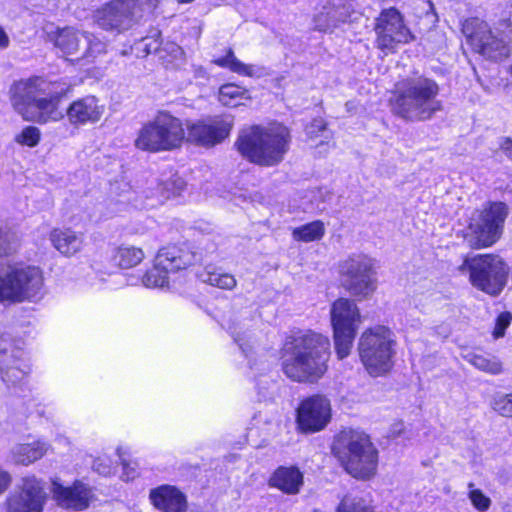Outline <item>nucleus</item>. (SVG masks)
I'll list each match as a JSON object with an SVG mask.
<instances>
[{"label": "nucleus", "mask_w": 512, "mask_h": 512, "mask_svg": "<svg viewBox=\"0 0 512 512\" xmlns=\"http://www.w3.org/2000/svg\"><path fill=\"white\" fill-rule=\"evenodd\" d=\"M47 450V445L40 441L17 444L11 450V458L16 464L28 466L41 459L47 453Z\"/></svg>", "instance_id": "nucleus-29"}, {"label": "nucleus", "mask_w": 512, "mask_h": 512, "mask_svg": "<svg viewBox=\"0 0 512 512\" xmlns=\"http://www.w3.org/2000/svg\"><path fill=\"white\" fill-rule=\"evenodd\" d=\"M40 137L41 132L37 127L27 126L20 134L16 135L15 141L21 145L35 147L39 143Z\"/></svg>", "instance_id": "nucleus-40"}, {"label": "nucleus", "mask_w": 512, "mask_h": 512, "mask_svg": "<svg viewBox=\"0 0 512 512\" xmlns=\"http://www.w3.org/2000/svg\"><path fill=\"white\" fill-rule=\"evenodd\" d=\"M291 135L280 123L268 126L254 125L243 129L235 143L248 161L265 167L281 163L289 150Z\"/></svg>", "instance_id": "nucleus-4"}, {"label": "nucleus", "mask_w": 512, "mask_h": 512, "mask_svg": "<svg viewBox=\"0 0 512 512\" xmlns=\"http://www.w3.org/2000/svg\"><path fill=\"white\" fill-rule=\"evenodd\" d=\"M341 286L352 296L367 298L377 288L376 260L364 253H352L338 263Z\"/></svg>", "instance_id": "nucleus-8"}, {"label": "nucleus", "mask_w": 512, "mask_h": 512, "mask_svg": "<svg viewBox=\"0 0 512 512\" xmlns=\"http://www.w3.org/2000/svg\"><path fill=\"white\" fill-rule=\"evenodd\" d=\"M350 17V9L339 1L338 4L326 5L316 16V26L321 31H328L336 28L339 24L345 23Z\"/></svg>", "instance_id": "nucleus-26"}, {"label": "nucleus", "mask_w": 512, "mask_h": 512, "mask_svg": "<svg viewBox=\"0 0 512 512\" xmlns=\"http://www.w3.org/2000/svg\"><path fill=\"white\" fill-rule=\"evenodd\" d=\"M396 344L394 333L383 325L366 329L362 333L358 342V353L369 375L382 376L392 369Z\"/></svg>", "instance_id": "nucleus-5"}, {"label": "nucleus", "mask_w": 512, "mask_h": 512, "mask_svg": "<svg viewBox=\"0 0 512 512\" xmlns=\"http://www.w3.org/2000/svg\"><path fill=\"white\" fill-rule=\"evenodd\" d=\"M231 127L230 122L221 118L199 121L188 127V140L202 146L212 147L228 137Z\"/></svg>", "instance_id": "nucleus-20"}, {"label": "nucleus", "mask_w": 512, "mask_h": 512, "mask_svg": "<svg viewBox=\"0 0 512 512\" xmlns=\"http://www.w3.org/2000/svg\"><path fill=\"white\" fill-rule=\"evenodd\" d=\"M331 420V404L323 395H313L304 399L297 408L296 422L303 433L323 430Z\"/></svg>", "instance_id": "nucleus-16"}, {"label": "nucleus", "mask_w": 512, "mask_h": 512, "mask_svg": "<svg viewBox=\"0 0 512 512\" xmlns=\"http://www.w3.org/2000/svg\"><path fill=\"white\" fill-rule=\"evenodd\" d=\"M303 484V475L296 467L281 466L269 479V485L286 494H297Z\"/></svg>", "instance_id": "nucleus-25"}, {"label": "nucleus", "mask_w": 512, "mask_h": 512, "mask_svg": "<svg viewBox=\"0 0 512 512\" xmlns=\"http://www.w3.org/2000/svg\"><path fill=\"white\" fill-rule=\"evenodd\" d=\"M194 260L195 255L190 250L176 245L167 246L158 252L154 266L144 274L142 283L148 288L164 287L170 272L185 269Z\"/></svg>", "instance_id": "nucleus-13"}, {"label": "nucleus", "mask_w": 512, "mask_h": 512, "mask_svg": "<svg viewBox=\"0 0 512 512\" xmlns=\"http://www.w3.org/2000/svg\"><path fill=\"white\" fill-rule=\"evenodd\" d=\"M496 320H500V321H503V320H512V314L510 312H502Z\"/></svg>", "instance_id": "nucleus-49"}, {"label": "nucleus", "mask_w": 512, "mask_h": 512, "mask_svg": "<svg viewBox=\"0 0 512 512\" xmlns=\"http://www.w3.org/2000/svg\"><path fill=\"white\" fill-rule=\"evenodd\" d=\"M52 493L60 507L74 511L85 510L92 499L90 487L81 481H75L71 486H63L54 481Z\"/></svg>", "instance_id": "nucleus-21"}, {"label": "nucleus", "mask_w": 512, "mask_h": 512, "mask_svg": "<svg viewBox=\"0 0 512 512\" xmlns=\"http://www.w3.org/2000/svg\"><path fill=\"white\" fill-rule=\"evenodd\" d=\"M228 329H229V330H233V331H235V330L237 329V327H236V326H235V324H234V325H233V327H229Z\"/></svg>", "instance_id": "nucleus-51"}, {"label": "nucleus", "mask_w": 512, "mask_h": 512, "mask_svg": "<svg viewBox=\"0 0 512 512\" xmlns=\"http://www.w3.org/2000/svg\"><path fill=\"white\" fill-rule=\"evenodd\" d=\"M458 269L468 270L472 285L490 295L503 290L509 274V266L499 256L488 254L466 258Z\"/></svg>", "instance_id": "nucleus-11"}, {"label": "nucleus", "mask_w": 512, "mask_h": 512, "mask_svg": "<svg viewBox=\"0 0 512 512\" xmlns=\"http://www.w3.org/2000/svg\"><path fill=\"white\" fill-rule=\"evenodd\" d=\"M145 257L144 251L135 246H119L114 249L112 262L123 269H129L140 264Z\"/></svg>", "instance_id": "nucleus-30"}, {"label": "nucleus", "mask_w": 512, "mask_h": 512, "mask_svg": "<svg viewBox=\"0 0 512 512\" xmlns=\"http://www.w3.org/2000/svg\"><path fill=\"white\" fill-rule=\"evenodd\" d=\"M150 499L153 505L162 512H186L185 495L176 487L163 485L152 489Z\"/></svg>", "instance_id": "nucleus-23"}, {"label": "nucleus", "mask_w": 512, "mask_h": 512, "mask_svg": "<svg viewBox=\"0 0 512 512\" xmlns=\"http://www.w3.org/2000/svg\"><path fill=\"white\" fill-rule=\"evenodd\" d=\"M509 21H510V26L512 27V13H511V16L509 18Z\"/></svg>", "instance_id": "nucleus-52"}, {"label": "nucleus", "mask_w": 512, "mask_h": 512, "mask_svg": "<svg viewBox=\"0 0 512 512\" xmlns=\"http://www.w3.org/2000/svg\"><path fill=\"white\" fill-rule=\"evenodd\" d=\"M507 512H512V511H507Z\"/></svg>", "instance_id": "nucleus-54"}, {"label": "nucleus", "mask_w": 512, "mask_h": 512, "mask_svg": "<svg viewBox=\"0 0 512 512\" xmlns=\"http://www.w3.org/2000/svg\"><path fill=\"white\" fill-rule=\"evenodd\" d=\"M117 452H118V455H119V457L121 459V462H122V465H123V470H124L122 478L125 481H129L130 479H133L135 477V468L131 467L130 463L126 462V460L122 458V452H121L120 448L117 450Z\"/></svg>", "instance_id": "nucleus-43"}, {"label": "nucleus", "mask_w": 512, "mask_h": 512, "mask_svg": "<svg viewBox=\"0 0 512 512\" xmlns=\"http://www.w3.org/2000/svg\"><path fill=\"white\" fill-rule=\"evenodd\" d=\"M375 33L376 46L385 54L394 52L399 44H407L414 39L402 15L395 8L381 12L377 18Z\"/></svg>", "instance_id": "nucleus-14"}, {"label": "nucleus", "mask_w": 512, "mask_h": 512, "mask_svg": "<svg viewBox=\"0 0 512 512\" xmlns=\"http://www.w3.org/2000/svg\"><path fill=\"white\" fill-rule=\"evenodd\" d=\"M183 55L182 48L174 42H167L161 47L160 58L165 59L170 56L172 59H178Z\"/></svg>", "instance_id": "nucleus-41"}, {"label": "nucleus", "mask_w": 512, "mask_h": 512, "mask_svg": "<svg viewBox=\"0 0 512 512\" xmlns=\"http://www.w3.org/2000/svg\"><path fill=\"white\" fill-rule=\"evenodd\" d=\"M509 324L510 322H496V326L493 330V337L495 339L503 337Z\"/></svg>", "instance_id": "nucleus-47"}, {"label": "nucleus", "mask_w": 512, "mask_h": 512, "mask_svg": "<svg viewBox=\"0 0 512 512\" xmlns=\"http://www.w3.org/2000/svg\"><path fill=\"white\" fill-rule=\"evenodd\" d=\"M337 512H373V508L365 499L347 495L338 505Z\"/></svg>", "instance_id": "nucleus-38"}, {"label": "nucleus", "mask_w": 512, "mask_h": 512, "mask_svg": "<svg viewBox=\"0 0 512 512\" xmlns=\"http://www.w3.org/2000/svg\"><path fill=\"white\" fill-rule=\"evenodd\" d=\"M30 372L24 351L12 341L0 339V378L7 386L20 383Z\"/></svg>", "instance_id": "nucleus-18"}, {"label": "nucleus", "mask_w": 512, "mask_h": 512, "mask_svg": "<svg viewBox=\"0 0 512 512\" xmlns=\"http://www.w3.org/2000/svg\"><path fill=\"white\" fill-rule=\"evenodd\" d=\"M325 225L321 220H315L301 225L292 230V237L295 241L313 242L319 241L325 235Z\"/></svg>", "instance_id": "nucleus-32"}, {"label": "nucleus", "mask_w": 512, "mask_h": 512, "mask_svg": "<svg viewBox=\"0 0 512 512\" xmlns=\"http://www.w3.org/2000/svg\"><path fill=\"white\" fill-rule=\"evenodd\" d=\"M161 33L154 30L151 35L143 37L137 41L132 47L133 53L137 57H146L151 53H158L160 55L162 42L160 40Z\"/></svg>", "instance_id": "nucleus-35"}, {"label": "nucleus", "mask_w": 512, "mask_h": 512, "mask_svg": "<svg viewBox=\"0 0 512 512\" xmlns=\"http://www.w3.org/2000/svg\"><path fill=\"white\" fill-rule=\"evenodd\" d=\"M282 350V370L292 381L314 384L327 372L330 342L322 334L309 331L294 336Z\"/></svg>", "instance_id": "nucleus-1"}, {"label": "nucleus", "mask_w": 512, "mask_h": 512, "mask_svg": "<svg viewBox=\"0 0 512 512\" xmlns=\"http://www.w3.org/2000/svg\"><path fill=\"white\" fill-rule=\"evenodd\" d=\"M438 94L439 86L433 79L418 74L408 76L395 84L391 111L407 121L431 119L442 109Z\"/></svg>", "instance_id": "nucleus-2"}, {"label": "nucleus", "mask_w": 512, "mask_h": 512, "mask_svg": "<svg viewBox=\"0 0 512 512\" xmlns=\"http://www.w3.org/2000/svg\"><path fill=\"white\" fill-rule=\"evenodd\" d=\"M214 63L222 68H227L230 71L242 76L259 78L265 74V69L262 66L255 64H245L241 62L235 55L231 48L228 49L224 57L214 60Z\"/></svg>", "instance_id": "nucleus-28"}, {"label": "nucleus", "mask_w": 512, "mask_h": 512, "mask_svg": "<svg viewBox=\"0 0 512 512\" xmlns=\"http://www.w3.org/2000/svg\"><path fill=\"white\" fill-rule=\"evenodd\" d=\"M466 360L476 369L491 375H498L503 371L502 362L496 356H484L470 353L465 356Z\"/></svg>", "instance_id": "nucleus-34"}, {"label": "nucleus", "mask_w": 512, "mask_h": 512, "mask_svg": "<svg viewBox=\"0 0 512 512\" xmlns=\"http://www.w3.org/2000/svg\"><path fill=\"white\" fill-rule=\"evenodd\" d=\"M137 0H113L93 14L94 22L103 30L121 32L131 27Z\"/></svg>", "instance_id": "nucleus-17"}, {"label": "nucleus", "mask_w": 512, "mask_h": 512, "mask_svg": "<svg viewBox=\"0 0 512 512\" xmlns=\"http://www.w3.org/2000/svg\"><path fill=\"white\" fill-rule=\"evenodd\" d=\"M500 150L512 160V138L502 137L499 141Z\"/></svg>", "instance_id": "nucleus-44"}, {"label": "nucleus", "mask_w": 512, "mask_h": 512, "mask_svg": "<svg viewBox=\"0 0 512 512\" xmlns=\"http://www.w3.org/2000/svg\"><path fill=\"white\" fill-rule=\"evenodd\" d=\"M151 3H157L159 0H149Z\"/></svg>", "instance_id": "nucleus-53"}, {"label": "nucleus", "mask_w": 512, "mask_h": 512, "mask_svg": "<svg viewBox=\"0 0 512 512\" xmlns=\"http://www.w3.org/2000/svg\"><path fill=\"white\" fill-rule=\"evenodd\" d=\"M11 475L0 468V494H2L10 485L11 483Z\"/></svg>", "instance_id": "nucleus-45"}, {"label": "nucleus", "mask_w": 512, "mask_h": 512, "mask_svg": "<svg viewBox=\"0 0 512 512\" xmlns=\"http://www.w3.org/2000/svg\"><path fill=\"white\" fill-rule=\"evenodd\" d=\"M507 216V207L502 202L491 203L479 212L467 228L465 239L470 247L479 249L494 244L500 237Z\"/></svg>", "instance_id": "nucleus-12"}, {"label": "nucleus", "mask_w": 512, "mask_h": 512, "mask_svg": "<svg viewBox=\"0 0 512 512\" xmlns=\"http://www.w3.org/2000/svg\"><path fill=\"white\" fill-rule=\"evenodd\" d=\"M469 492L468 498L472 504V506L479 512H486L490 509L492 501L486 496L482 490L478 488H474V483L470 482L468 484Z\"/></svg>", "instance_id": "nucleus-39"}, {"label": "nucleus", "mask_w": 512, "mask_h": 512, "mask_svg": "<svg viewBox=\"0 0 512 512\" xmlns=\"http://www.w3.org/2000/svg\"><path fill=\"white\" fill-rule=\"evenodd\" d=\"M93 468L101 475H109L111 473V466L104 464L101 459L94 461Z\"/></svg>", "instance_id": "nucleus-46"}, {"label": "nucleus", "mask_w": 512, "mask_h": 512, "mask_svg": "<svg viewBox=\"0 0 512 512\" xmlns=\"http://www.w3.org/2000/svg\"><path fill=\"white\" fill-rule=\"evenodd\" d=\"M13 108L26 121L46 124L63 118L59 110V95L53 85L41 77L15 82L10 88Z\"/></svg>", "instance_id": "nucleus-3"}, {"label": "nucleus", "mask_w": 512, "mask_h": 512, "mask_svg": "<svg viewBox=\"0 0 512 512\" xmlns=\"http://www.w3.org/2000/svg\"><path fill=\"white\" fill-rule=\"evenodd\" d=\"M105 105L94 95L74 100L66 110L69 123L78 128L96 124L105 113Z\"/></svg>", "instance_id": "nucleus-19"}, {"label": "nucleus", "mask_w": 512, "mask_h": 512, "mask_svg": "<svg viewBox=\"0 0 512 512\" xmlns=\"http://www.w3.org/2000/svg\"><path fill=\"white\" fill-rule=\"evenodd\" d=\"M490 407L502 417H512V393H494L491 397Z\"/></svg>", "instance_id": "nucleus-36"}, {"label": "nucleus", "mask_w": 512, "mask_h": 512, "mask_svg": "<svg viewBox=\"0 0 512 512\" xmlns=\"http://www.w3.org/2000/svg\"><path fill=\"white\" fill-rule=\"evenodd\" d=\"M49 239L53 247L66 257L79 253L84 245V235L70 228H55L50 232Z\"/></svg>", "instance_id": "nucleus-24"}, {"label": "nucleus", "mask_w": 512, "mask_h": 512, "mask_svg": "<svg viewBox=\"0 0 512 512\" xmlns=\"http://www.w3.org/2000/svg\"><path fill=\"white\" fill-rule=\"evenodd\" d=\"M43 274L35 266L0 269V302H23L39 298L43 291Z\"/></svg>", "instance_id": "nucleus-10"}, {"label": "nucleus", "mask_w": 512, "mask_h": 512, "mask_svg": "<svg viewBox=\"0 0 512 512\" xmlns=\"http://www.w3.org/2000/svg\"><path fill=\"white\" fill-rule=\"evenodd\" d=\"M44 31L48 40L53 42L54 46L67 57L91 61L106 53V43L93 33L77 30L73 27L54 29L53 25L45 26Z\"/></svg>", "instance_id": "nucleus-9"}, {"label": "nucleus", "mask_w": 512, "mask_h": 512, "mask_svg": "<svg viewBox=\"0 0 512 512\" xmlns=\"http://www.w3.org/2000/svg\"><path fill=\"white\" fill-rule=\"evenodd\" d=\"M333 451L340 455L346 471L355 478L369 479L377 468V451L367 435L354 430L341 431Z\"/></svg>", "instance_id": "nucleus-6"}, {"label": "nucleus", "mask_w": 512, "mask_h": 512, "mask_svg": "<svg viewBox=\"0 0 512 512\" xmlns=\"http://www.w3.org/2000/svg\"><path fill=\"white\" fill-rule=\"evenodd\" d=\"M359 309L354 300L337 299L331 307V320H359Z\"/></svg>", "instance_id": "nucleus-33"}, {"label": "nucleus", "mask_w": 512, "mask_h": 512, "mask_svg": "<svg viewBox=\"0 0 512 512\" xmlns=\"http://www.w3.org/2000/svg\"><path fill=\"white\" fill-rule=\"evenodd\" d=\"M335 350L338 359L346 358L351 351L357 333L355 322H332Z\"/></svg>", "instance_id": "nucleus-27"}, {"label": "nucleus", "mask_w": 512, "mask_h": 512, "mask_svg": "<svg viewBox=\"0 0 512 512\" xmlns=\"http://www.w3.org/2000/svg\"><path fill=\"white\" fill-rule=\"evenodd\" d=\"M202 282L224 290H233L237 285L234 275L223 272L214 266L208 265L199 274Z\"/></svg>", "instance_id": "nucleus-31"}, {"label": "nucleus", "mask_w": 512, "mask_h": 512, "mask_svg": "<svg viewBox=\"0 0 512 512\" xmlns=\"http://www.w3.org/2000/svg\"><path fill=\"white\" fill-rule=\"evenodd\" d=\"M247 91L235 84H225L219 89V101L225 106H238V99L243 98Z\"/></svg>", "instance_id": "nucleus-37"}, {"label": "nucleus", "mask_w": 512, "mask_h": 512, "mask_svg": "<svg viewBox=\"0 0 512 512\" xmlns=\"http://www.w3.org/2000/svg\"><path fill=\"white\" fill-rule=\"evenodd\" d=\"M47 500L44 482L33 475L26 476L6 499V511L43 512Z\"/></svg>", "instance_id": "nucleus-15"}, {"label": "nucleus", "mask_w": 512, "mask_h": 512, "mask_svg": "<svg viewBox=\"0 0 512 512\" xmlns=\"http://www.w3.org/2000/svg\"><path fill=\"white\" fill-rule=\"evenodd\" d=\"M10 44L7 32L0 26V49H6Z\"/></svg>", "instance_id": "nucleus-48"}, {"label": "nucleus", "mask_w": 512, "mask_h": 512, "mask_svg": "<svg viewBox=\"0 0 512 512\" xmlns=\"http://www.w3.org/2000/svg\"><path fill=\"white\" fill-rule=\"evenodd\" d=\"M185 132L180 119L169 113H159L138 132L135 146L148 152L171 151L181 146Z\"/></svg>", "instance_id": "nucleus-7"}, {"label": "nucleus", "mask_w": 512, "mask_h": 512, "mask_svg": "<svg viewBox=\"0 0 512 512\" xmlns=\"http://www.w3.org/2000/svg\"><path fill=\"white\" fill-rule=\"evenodd\" d=\"M326 130V122L322 118L314 119L307 127L306 133L310 137H315L318 132Z\"/></svg>", "instance_id": "nucleus-42"}, {"label": "nucleus", "mask_w": 512, "mask_h": 512, "mask_svg": "<svg viewBox=\"0 0 512 512\" xmlns=\"http://www.w3.org/2000/svg\"><path fill=\"white\" fill-rule=\"evenodd\" d=\"M477 30L471 35V43L483 56L498 60L507 55V48L503 40L495 37L487 23L478 20Z\"/></svg>", "instance_id": "nucleus-22"}, {"label": "nucleus", "mask_w": 512, "mask_h": 512, "mask_svg": "<svg viewBox=\"0 0 512 512\" xmlns=\"http://www.w3.org/2000/svg\"><path fill=\"white\" fill-rule=\"evenodd\" d=\"M233 337H234V340H235L237 343H239V346H240V348L242 349V351L246 353V349L244 348V344H243V343H241L242 338H241L239 335H233Z\"/></svg>", "instance_id": "nucleus-50"}]
</instances>
